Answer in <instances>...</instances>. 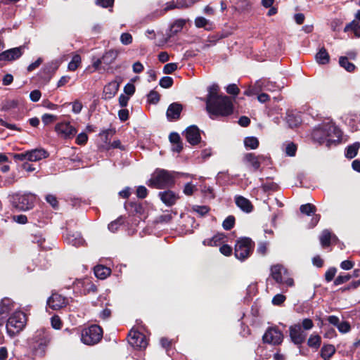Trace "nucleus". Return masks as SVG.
<instances>
[{"label": "nucleus", "mask_w": 360, "mask_h": 360, "mask_svg": "<svg viewBox=\"0 0 360 360\" xmlns=\"http://www.w3.org/2000/svg\"><path fill=\"white\" fill-rule=\"evenodd\" d=\"M32 241L38 244V246L41 250H48L51 248L49 245H46V240L41 233H36L33 235Z\"/></svg>", "instance_id": "72a5a7b5"}, {"label": "nucleus", "mask_w": 360, "mask_h": 360, "mask_svg": "<svg viewBox=\"0 0 360 360\" xmlns=\"http://www.w3.org/2000/svg\"><path fill=\"white\" fill-rule=\"evenodd\" d=\"M57 120V116L51 114H44L41 120L45 125L49 124Z\"/></svg>", "instance_id": "864d4df0"}, {"label": "nucleus", "mask_w": 360, "mask_h": 360, "mask_svg": "<svg viewBox=\"0 0 360 360\" xmlns=\"http://www.w3.org/2000/svg\"><path fill=\"white\" fill-rule=\"evenodd\" d=\"M72 111L75 114H79L82 111V104L80 101H75L72 102Z\"/></svg>", "instance_id": "774afa93"}, {"label": "nucleus", "mask_w": 360, "mask_h": 360, "mask_svg": "<svg viewBox=\"0 0 360 360\" xmlns=\"http://www.w3.org/2000/svg\"><path fill=\"white\" fill-rule=\"evenodd\" d=\"M201 191L205 198L208 199H214L215 198L214 190L212 187L205 185Z\"/></svg>", "instance_id": "37998d69"}, {"label": "nucleus", "mask_w": 360, "mask_h": 360, "mask_svg": "<svg viewBox=\"0 0 360 360\" xmlns=\"http://www.w3.org/2000/svg\"><path fill=\"white\" fill-rule=\"evenodd\" d=\"M300 326L302 330H309L314 327V323L311 319L307 318L302 320Z\"/></svg>", "instance_id": "5fc2aeb1"}, {"label": "nucleus", "mask_w": 360, "mask_h": 360, "mask_svg": "<svg viewBox=\"0 0 360 360\" xmlns=\"http://www.w3.org/2000/svg\"><path fill=\"white\" fill-rule=\"evenodd\" d=\"M133 38L131 34L128 32L122 33L120 36V41L124 45H129L132 43Z\"/></svg>", "instance_id": "09e8293b"}, {"label": "nucleus", "mask_w": 360, "mask_h": 360, "mask_svg": "<svg viewBox=\"0 0 360 360\" xmlns=\"http://www.w3.org/2000/svg\"><path fill=\"white\" fill-rule=\"evenodd\" d=\"M51 326L55 329H60L62 326L60 319L58 316H53L51 319Z\"/></svg>", "instance_id": "69168bd1"}, {"label": "nucleus", "mask_w": 360, "mask_h": 360, "mask_svg": "<svg viewBox=\"0 0 360 360\" xmlns=\"http://www.w3.org/2000/svg\"><path fill=\"white\" fill-rule=\"evenodd\" d=\"M27 318L25 313L22 311L14 312L7 320L6 329L8 335L11 337L15 336L25 327Z\"/></svg>", "instance_id": "20e7f679"}, {"label": "nucleus", "mask_w": 360, "mask_h": 360, "mask_svg": "<svg viewBox=\"0 0 360 360\" xmlns=\"http://www.w3.org/2000/svg\"><path fill=\"white\" fill-rule=\"evenodd\" d=\"M281 88L276 82L262 78L257 80L252 86H249L244 91V94L247 96H252L264 91H275Z\"/></svg>", "instance_id": "423d86ee"}, {"label": "nucleus", "mask_w": 360, "mask_h": 360, "mask_svg": "<svg viewBox=\"0 0 360 360\" xmlns=\"http://www.w3.org/2000/svg\"><path fill=\"white\" fill-rule=\"evenodd\" d=\"M262 187L264 191H275L277 189V184L274 182H266V183H262Z\"/></svg>", "instance_id": "bf43d9fd"}, {"label": "nucleus", "mask_w": 360, "mask_h": 360, "mask_svg": "<svg viewBox=\"0 0 360 360\" xmlns=\"http://www.w3.org/2000/svg\"><path fill=\"white\" fill-rule=\"evenodd\" d=\"M94 271L95 276L99 279H105L111 273L110 269L103 265L96 266Z\"/></svg>", "instance_id": "c85d7f7f"}, {"label": "nucleus", "mask_w": 360, "mask_h": 360, "mask_svg": "<svg viewBox=\"0 0 360 360\" xmlns=\"http://www.w3.org/2000/svg\"><path fill=\"white\" fill-rule=\"evenodd\" d=\"M226 237L223 233H217L212 238H207L203 240L204 245L218 246L225 242Z\"/></svg>", "instance_id": "a878e982"}, {"label": "nucleus", "mask_w": 360, "mask_h": 360, "mask_svg": "<svg viewBox=\"0 0 360 360\" xmlns=\"http://www.w3.org/2000/svg\"><path fill=\"white\" fill-rule=\"evenodd\" d=\"M24 46H19L6 50L0 53V60L11 61L20 58L24 50Z\"/></svg>", "instance_id": "f3484780"}, {"label": "nucleus", "mask_w": 360, "mask_h": 360, "mask_svg": "<svg viewBox=\"0 0 360 360\" xmlns=\"http://www.w3.org/2000/svg\"><path fill=\"white\" fill-rule=\"evenodd\" d=\"M35 200V195L32 193L15 194L12 196L11 202L18 210L27 211L34 207Z\"/></svg>", "instance_id": "1a4fd4ad"}, {"label": "nucleus", "mask_w": 360, "mask_h": 360, "mask_svg": "<svg viewBox=\"0 0 360 360\" xmlns=\"http://www.w3.org/2000/svg\"><path fill=\"white\" fill-rule=\"evenodd\" d=\"M335 349L334 346L332 345H324L321 348V355L323 359L327 360V359H330L335 354Z\"/></svg>", "instance_id": "f704fd0d"}, {"label": "nucleus", "mask_w": 360, "mask_h": 360, "mask_svg": "<svg viewBox=\"0 0 360 360\" xmlns=\"http://www.w3.org/2000/svg\"><path fill=\"white\" fill-rule=\"evenodd\" d=\"M174 184L172 174L164 169H157L149 179L148 185L156 188H163Z\"/></svg>", "instance_id": "39448f33"}, {"label": "nucleus", "mask_w": 360, "mask_h": 360, "mask_svg": "<svg viewBox=\"0 0 360 360\" xmlns=\"http://www.w3.org/2000/svg\"><path fill=\"white\" fill-rule=\"evenodd\" d=\"M186 24V20L183 19H178L175 20L170 26L169 34V37L176 34L179 32Z\"/></svg>", "instance_id": "c756f323"}, {"label": "nucleus", "mask_w": 360, "mask_h": 360, "mask_svg": "<svg viewBox=\"0 0 360 360\" xmlns=\"http://www.w3.org/2000/svg\"><path fill=\"white\" fill-rule=\"evenodd\" d=\"M300 210L302 214H304L307 216H311L314 214L316 208V207L310 203H307L304 205H302L300 207Z\"/></svg>", "instance_id": "79ce46f5"}, {"label": "nucleus", "mask_w": 360, "mask_h": 360, "mask_svg": "<svg viewBox=\"0 0 360 360\" xmlns=\"http://www.w3.org/2000/svg\"><path fill=\"white\" fill-rule=\"evenodd\" d=\"M236 204L245 212L249 213L252 210V205L250 201L243 196L236 198Z\"/></svg>", "instance_id": "bb28decb"}, {"label": "nucleus", "mask_w": 360, "mask_h": 360, "mask_svg": "<svg viewBox=\"0 0 360 360\" xmlns=\"http://www.w3.org/2000/svg\"><path fill=\"white\" fill-rule=\"evenodd\" d=\"M360 148V142H354V143L349 145L345 151V155L348 159H352L355 158Z\"/></svg>", "instance_id": "cd10ccee"}, {"label": "nucleus", "mask_w": 360, "mask_h": 360, "mask_svg": "<svg viewBox=\"0 0 360 360\" xmlns=\"http://www.w3.org/2000/svg\"><path fill=\"white\" fill-rule=\"evenodd\" d=\"M214 103V104L212 105H210V102L206 103V110L210 118L215 119L218 117H226L233 113V101L229 96H220Z\"/></svg>", "instance_id": "f03ea898"}, {"label": "nucleus", "mask_w": 360, "mask_h": 360, "mask_svg": "<svg viewBox=\"0 0 360 360\" xmlns=\"http://www.w3.org/2000/svg\"><path fill=\"white\" fill-rule=\"evenodd\" d=\"M121 82L122 79L120 77H117L105 85L103 89L104 98L110 99L113 98L119 90Z\"/></svg>", "instance_id": "dca6fc26"}, {"label": "nucleus", "mask_w": 360, "mask_h": 360, "mask_svg": "<svg viewBox=\"0 0 360 360\" xmlns=\"http://www.w3.org/2000/svg\"><path fill=\"white\" fill-rule=\"evenodd\" d=\"M195 190V186L191 184V183H187L184 186V193L186 195H191Z\"/></svg>", "instance_id": "13d9d810"}, {"label": "nucleus", "mask_w": 360, "mask_h": 360, "mask_svg": "<svg viewBox=\"0 0 360 360\" xmlns=\"http://www.w3.org/2000/svg\"><path fill=\"white\" fill-rule=\"evenodd\" d=\"M316 60L319 64L325 65L329 63L330 56L325 48H321L316 55Z\"/></svg>", "instance_id": "7c9ffc66"}, {"label": "nucleus", "mask_w": 360, "mask_h": 360, "mask_svg": "<svg viewBox=\"0 0 360 360\" xmlns=\"http://www.w3.org/2000/svg\"><path fill=\"white\" fill-rule=\"evenodd\" d=\"M65 241L72 246L79 247L84 244L85 240L79 232L67 231L64 236Z\"/></svg>", "instance_id": "a211bd4d"}, {"label": "nucleus", "mask_w": 360, "mask_h": 360, "mask_svg": "<svg viewBox=\"0 0 360 360\" xmlns=\"http://www.w3.org/2000/svg\"><path fill=\"white\" fill-rule=\"evenodd\" d=\"M192 210L198 213L200 216H204L209 212L210 208L205 205H193Z\"/></svg>", "instance_id": "a18cd8bd"}, {"label": "nucleus", "mask_w": 360, "mask_h": 360, "mask_svg": "<svg viewBox=\"0 0 360 360\" xmlns=\"http://www.w3.org/2000/svg\"><path fill=\"white\" fill-rule=\"evenodd\" d=\"M259 158V156H256L254 153H249L245 155L243 161L248 166L252 167L254 171H256L260 167Z\"/></svg>", "instance_id": "393cba45"}, {"label": "nucleus", "mask_w": 360, "mask_h": 360, "mask_svg": "<svg viewBox=\"0 0 360 360\" xmlns=\"http://www.w3.org/2000/svg\"><path fill=\"white\" fill-rule=\"evenodd\" d=\"M68 304V299L58 293H53L47 300L48 306L53 310H58Z\"/></svg>", "instance_id": "2eb2a0df"}, {"label": "nucleus", "mask_w": 360, "mask_h": 360, "mask_svg": "<svg viewBox=\"0 0 360 360\" xmlns=\"http://www.w3.org/2000/svg\"><path fill=\"white\" fill-rule=\"evenodd\" d=\"M289 333L290 338L295 345H300L305 340L307 335L300 324L290 326Z\"/></svg>", "instance_id": "ddd939ff"}, {"label": "nucleus", "mask_w": 360, "mask_h": 360, "mask_svg": "<svg viewBox=\"0 0 360 360\" xmlns=\"http://www.w3.org/2000/svg\"><path fill=\"white\" fill-rule=\"evenodd\" d=\"M288 274L286 269L280 264L274 265L271 268V276L276 283L281 284L283 278Z\"/></svg>", "instance_id": "aec40b11"}, {"label": "nucleus", "mask_w": 360, "mask_h": 360, "mask_svg": "<svg viewBox=\"0 0 360 360\" xmlns=\"http://www.w3.org/2000/svg\"><path fill=\"white\" fill-rule=\"evenodd\" d=\"M350 325L347 321H342L338 326V330L342 333H347L350 330Z\"/></svg>", "instance_id": "6e6d98bb"}, {"label": "nucleus", "mask_w": 360, "mask_h": 360, "mask_svg": "<svg viewBox=\"0 0 360 360\" xmlns=\"http://www.w3.org/2000/svg\"><path fill=\"white\" fill-rule=\"evenodd\" d=\"M340 65L345 69L347 72H352L355 70V65L350 63L346 56H340L339 58Z\"/></svg>", "instance_id": "e433bc0d"}, {"label": "nucleus", "mask_w": 360, "mask_h": 360, "mask_svg": "<svg viewBox=\"0 0 360 360\" xmlns=\"http://www.w3.org/2000/svg\"><path fill=\"white\" fill-rule=\"evenodd\" d=\"M118 53L115 50H110L105 52L102 56L103 63L105 65L112 64L117 58Z\"/></svg>", "instance_id": "2f4dec72"}, {"label": "nucleus", "mask_w": 360, "mask_h": 360, "mask_svg": "<svg viewBox=\"0 0 360 360\" xmlns=\"http://www.w3.org/2000/svg\"><path fill=\"white\" fill-rule=\"evenodd\" d=\"M311 137L314 141L330 148L340 142L342 131L333 122H323L314 127Z\"/></svg>", "instance_id": "f257e3e1"}, {"label": "nucleus", "mask_w": 360, "mask_h": 360, "mask_svg": "<svg viewBox=\"0 0 360 360\" xmlns=\"http://www.w3.org/2000/svg\"><path fill=\"white\" fill-rule=\"evenodd\" d=\"M321 245L323 248L329 246L331 243L336 242L338 238L335 235L333 234L330 231L326 229L323 230L319 237Z\"/></svg>", "instance_id": "412c9836"}, {"label": "nucleus", "mask_w": 360, "mask_h": 360, "mask_svg": "<svg viewBox=\"0 0 360 360\" xmlns=\"http://www.w3.org/2000/svg\"><path fill=\"white\" fill-rule=\"evenodd\" d=\"M177 69V64L175 63H170L166 64L163 68L164 74L169 75L172 74Z\"/></svg>", "instance_id": "603ef678"}, {"label": "nucleus", "mask_w": 360, "mask_h": 360, "mask_svg": "<svg viewBox=\"0 0 360 360\" xmlns=\"http://www.w3.org/2000/svg\"><path fill=\"white\" fill-rule=\"evenodd\" d=\"M336 269L335 268H330L325 274V278L327 282L331 281L336 274Z\"/></svg>", "instance_id": "e2e57ef3"}, {"label": "nucleus", "mask_w": 360, "mask_h": 360, "mask_svg": "<svg viewBox=\"0 0 360 360\" xmlns=\"http://www.w3.org/2000/svg\"><path fill=\"white\" fill-rule=\"evenodd\" d=\"M159 196L160 197L162 202L167 206L173 205L178 199V196L172 191L160 192Z\"/></svg>", "instance_id": "5701e85b"}, {"label": "nucleus", "mask_w": 360, "mask_h": 360, "mask_svg": "<svg viewBox=\"0 0 360 360\" xmlns=\"http://www.w3.org/2000/svg\"><path fill=\"white\" fill-rule=\"evenodd\" d=\"M283 149L286 155L293 157L297 151V146L292 142H285L283 145Z\"/></svg>", "instance_id": "4c0bfd02"}, {"label": "nucleus", "mask_w": 360, "mask_h": 360, "mask_svg": "<svg viewBox=\"0 0 360 360\" xmlns=\"http://www.w3.org/2000/svg\"><path fill=\"white\" fill-rule=\"evenodd\" d=\"M209 23V20L203 17H197L195 19V25L197 27H205Z\"/></svg>", "instance_id": "4d7b16f0"}, {"label": "nucleus", "mask_w": 360, "mask_h": 360, "mask_svg": "<svg viewBox=\"0 0 360 360\" xmlns=\"http://www.w3.org/2000/svg\"><path fill=\"white\" fill-rule=\"evenodd\" d=\"M263 341L265 343L271 344L273 345H278L281 344L283 339V335L280 330L276 328H269L264 333L262 337Z\"/></svg>", "instance_id": "f8f14e48"}, {"label": "nucleus", "mask_w": 360, "mask_h": 360, "mask_svg": "<svg viewBox=\"0 0 360 360\" xmlns=\"http://www.w3.org/2000/svg\"><path fill=\"white\" fill-rule=\"evenodd\" d=\"M285 296L282 294L276 295L272 299V304L274 305H280L285 300Z\"/></svg>", "instance_id": "680f3d73"}, {"label": "nucleus", "mask_w": 360, "mask_h": 360, "mask_svg": "<svg viewBox=\"0 0 360 360\" xmlns=\"http://www.w3.org/2000/svg\"><path fill=\"white\" fill-rule=\"evenodd\" d=\"M128 342L131 347L137 349H144L148 345L146 335L134 329L131 330L129 333Z\"/></svg>", "instance_id": "9d476101"}, {"label": "nucleus", "mask_w": 360, "mask_h": 360, "mask_svg": "<svg viewBox=\"0 0 360 360\" xmlns=\"http://www.w3.org/2000/svg\"><path fill=\"white\" fill-rule=\"evenodd\" d=\"M226 91L229 94L233 95L234 96H236L240 92V89L236 84H229L226 87Z\"/></svg>", "instance_id": "3c124183"}, {"label": "nucleus", "mask_w": 360, "mask_h": 360, "mask_svg": "<svg viewBox=\"0 0 360 360\" xmlns=\"http://www.w3.org/2000/svg\"><path fill=\"white\" fill-rule=\"evenodd\" d=\"M208 93L206 97L205 102H210V105H212L214 104V101L223 95L219 94V86L217 84H213L208 87Z\"/></svg>", "instance_id": "b1692460"}, {"label": "nucleus", "mask_w": 360, "mask_h": 360, "mask_svg": "<svg viewBox=\"0 0 360 360\" xmlns=\"http://www.w3.org/2000/svg\"><path fill=\"white\" fill-rule=\"evenodd\" d=\"M55 131L59 136L64 139H72L77 132V129L69 122H61L56 124Z\"/></svg>", "instance_id": "9b49d317"}, {"label": "nucleus", "mask_w": 360, "mask_h": 360, "mask_svg": "<svg viewBox=\"0 0 360 360\" xmlns=\"http://www.w3.org/2000/svg\"><path fill=\"white\" fill-rule=\"evenodd\" d=\"M182 105L179 103L170 104L167 108L166 115L169 121H174L179 118L182 111Z\"/></svg>", "instance_id": "6ab92c4d"}, {"label": "nucleus", "mask_w": 360, "mask_h": 360, "mask_svg": "<svg viewBox=\"0 0 360 360\" xmlns=\"http://www.w3.org/2000/svg\"><path fill=\"white\" fill-rule=\"evenodd\" d=\"M123 219L122 217H119L116 220L112 221L108 224V229L110 231L115 233L120 226L122 224Z\"/></svg>", "instance_id": "49530a36"}, {"label": "nucleus", "mask_w": 360, "mask_h": 360, "mask_svg": "<svg viewBox=\"0 0 360 360\" xmlns=\"http://www.w3.org/2000/svg\"><path fill=\"white\" fill-rule=\"evenodd\" d=\"M286 122L289 127L294 128L297 127L301 122L300 117L291 112H288L285 117Z\"/></svg>", "instance_id": "473e14b6"}, {"label": "nucleus", "mask_w": 360, "mask_h": 360, "mask_svg": "<svg viewBox=\"0 0 360 360\" xmlns=\"http://www.w3.org/2000/svg\"><path fill=\"white\" fill-rule=\"evenodd\" d=\"M254 246V242L249 238L238 239L235 245V257L240 261L246 259L252 253Z\"/></svg>", "instance_id": "0eeeda50"}, {"label": "nucleus", "mask_w": 360, "mask_h": 360, "mask_svg": "<svg viewBox=\"0 0 360 360\" xmlns=\"http://www.w3.org/2000/svg\"><path fill=\"white\" fill-rule=\"evenodd\" d=\"M103 337L102 328L97 325H92L82 330L81 341L87 345L97 344Z\"/></svg>", "instance_id": "6e6552de"}, {"label": "nucleus", "mask_w": 360, "mask_h": 360, "mask_svg": "<svg viewBox=\"0 0 360 360\" xmlns=\"http://www.w3.org/2000/svg\"><path fill=\"white\" fill-rule=\"evenodd\" d=\"M235 224V218L233 216L227 217L223 221L222 226L225 230L231 229Z\"/></svg>", "instance_id": "c03bdc74"}, {"label": "nucleus", "mask_w": 360, "mask_h": 360, "mask_svg": "<svg viewBox=\"0 0 360 360\" xmlns=\"http://www.w3.org/2000/svg\"><path fill=\"white\" fill-rule=\"evenodd\" d=\"M28 161L36 162L44 159L48 157L49 153L47 151L42 148H36L27 151Z\"/></svg>", "instance_id": "4be33fe9"}, {"label": "nucleus", "mask_w": 360, "mask_h": 360, "mask_svg": "<svg viewBox=\"0 0 360 360\" xmlns=\"http://www.w3.org/2000/svg\"><path fill=\"white\" fill-rule=\"evenodd\" d=\"M349 30L353 31L356 37H360V24L355 20L345 26L344 31L348 32Z\"/></svg>", "instance_id": "58836bf2"}, {"label": "nucleus", "mask_w": 360, "mask_h": 360, "mask_svg": "<svg viewBox=\"0 0 360 360\" xmlns=\"http://www.w3.org/2000/svg\"><path fill=\"white\" fill-rule=\"evenodd\" d=\"M160 85L162 88H169L173 84V79L171 77H162L160 80Z\"/></svg>", "instance_id": "de8ad7c7"}, {"label": "nucleus", "mask_w": 360, "mask_h": 360, "mask_svg": "<svg viewBox=\"0 0 360 360\" xmlns=\"http://www.w3.org/2000/svg\"><path fill=\"white\" fill-rule=\"evenodd\" d=\"M88 136L86 133L82 132L79 134L76 138V143L78 145H83L86 143Z\"/></svg>", "instance_id": "0e129e2a"}, {"label": "nucleus", "mask_w": 360, "mask_h": 360, "mask_svg": "<svg viewBox=\"0 0 360 360\" xmlns=\"http://www.w3.org/2000/svg\"><path fill=\"white\" fill-rule=\"evenodd\" d=\"M244 145L246 148L255 150L259 146V140L255 136H248L244 139Z\"/></svg>", "instance_id": "c9c22d12"}, {"label": "nucleus", "mask_w": 360, "mask_h": 360, "mask_svg": "<svg viewBox=\"0 0 360 360\" xmlns=\"http://www.w3.org/2000/svg\"><path fill=\"white\" fill-rule=\"evenodd\" d=\"M351 278L349 274L339 275L334 281L335 285H339L347 282Z\"/></svg>", "instance_id": "8fccbe9b"}, {"label": "nucleus", "mask_w": 360, "mask_h": 360, "mask_svg": "<svg viewBox=\"0 0 360 360\" xmlns=\"http://www.w3.org/2000/svg\"><path fill=\"white\" fill-rule=\"evenodd\" d=\"M82 59L79 55H75L72 56L71 60L68 63V68L70 71H75L81 64Z\"/></svg>", "instance_id": "a19ab883"}, {"label": "nucleus", "mask_w": 360, "mask_h": 360, "mask_svg": "<svg viewBox=\"0 0 360 360\" xmlns=\"http://www.w3.org/2000/svg\"><path fill=\"white\" fill-rule=\"evenodd\" d=\"M268 243L266 242H260L258 244L257 252L262 255H264L267 252Z\"/></svg>", "instance_id": "052dcab7"}, {"label": "nucleus", "mask_w": 360, "mask_h": 360, "mask_svg": "<svg viewBox=\"0 0 360 360\" xmlns=\"http://www.w3.org/2000/svg\"><path fill=\"white\" fill-rule=\"evenodd\" d=\"M183 134L185 136L186 141L193 146L200 142V131L198 127L195 125L188 127L184 131Z\"/></svg>", "instance_id": "4468645a"}, {"label": "nucleus", "mask_w": 360, "mask_h": 360, "mask_svg": "<svg viewBox=\"0 0 360 360\" xmlns=\"http://www.w3.org/2000/svg\"><path fill=\"white\" fill-rule=\"evenodd\" d=\"M147 193V188L143 186H139L136 189V195L139 198H145Z\"/></svg>", "instance_id": "338daca9"}, {"label": "nucleus", "mask_w": 360, "mask_h": 360, "mask_svg": "<svg viewBox=\"0 0 360 360\" xmlns=\"http://www.w3.org/2000/svg\"><path fill=\"white\" fill-rule=\"evenodd\" d=\"M321 342V338L319 335H311L308 339L307 345L309 347L318 349Z\"/></svg>", "instance_id": "ea45409f"}, {"label": "nucleus", "mask_w": 360, "mask_h": 360, "mask_svg": "<svg viewBox=\"0 0 360 360\" xmlns=\"http://www.w3.org/2000/svg\"><path fill=\"white\" fill-rule=\"evenodd\" d=\"M49 342L48 333L40 329L37 330L32 338L29 340V346L36 355L42 356Z\"/></svg>", "instance_id": "7ed1b4c3"}]
</instances>
